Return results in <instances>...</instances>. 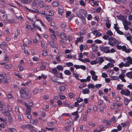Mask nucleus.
Here are the masks:
<instances>
[{
    "instance_id": "obj_48",
    "label": "nucleus",
    "mask_w": 132,
    "mask_h": 132,
    "mask_svg": "<svg viewBox=\"0 0 132 132\" xmlns=\"http://www.w3.org/2000/svg\"><path fill=\"white\" fill-rule=\"evenodd\" d=\"M66 65L68 67H70V66H73V64L71 62H69L66 63Z\"/></svg>"
},
{
    "instance_id": "obj_19",
    "label": "nucleus",
    "mask_w": 132,
    "mask_h": 132,
    "mask_svg": "<svg viewBox=\"0 0 132 132\" xmlns=\"http://www.w3.org/2000/svg\"><path fill=\"white\" fill-rule=\"evenodd\" d=\"M126 76L128 78L132 79V72L130 71L126 73Z\"/></svg>"
},
{
    "instance_id": "obj_62",
    "label": "nucleus",
    "mask_w": 132,
    "mask_h": 132,
    "mask_svg": "<svg viewBox=\"0 0 132 132\" xmlns=\"http://www.w3.org/2000/svg\"><path fill=\"white\" fill-rule=\"evenodd\" d=\"M9 130L12 132H15L16 130L15 129L13 128H10L9 129Z\"/></svg>"
},
{
    "instance_id": "obj_9",
    "label": "nucleus",
    "mask_w": 132,
    "mask_h": 132,
    "mask_svg": "<svg viewBox=\"0 0 132 132\" xmlns=\"http://www.w3.org/2000/svg\"><path fill=\"white\" fill-rule=\"evenodd\" d=\"M59 36L60 38L63 40L66 39V38L67 37V35L65 33L63 32H62L60 34Z\"/></svg>"
},
{
    "instance_id": "obj_25",
    "label": "nucleus",
    "mask_w": 132,
    "mask_h": 132,
    "mask_svg": "<svg viewBox=\"0 0 132 132\" xmlns=\"http://www.w3.org/2000/svg\"><path fill=\"white\" fill-rule=\"evenodd\" d=\"M9 57L8 56L5 55L4 57V61L6 62H7L9 61Z\"/></svg>"
},
{
    "instance_id": "obj_58",
    "label": "nucleus",
    "mask_w": 132,
    "mask_h": 132,
    "mask_svg": "<svg viewBox=\"0 0 132 132\" xmlns=\"http://www.w3.org/2000/svg\"><path fill=\"white\" fill-rule=\"evenodd\" d=\"M57 103L58 106L61 105L63 104L62 102L59 100L57 101Z\"/></svg>"
},
{
    "instance_id": "obj_63",
    "label": "nucleus",
    "mask_w": 132,
    "mask_h": 132,
    "mask_svg": "<svg viewBox=\"0 0 132 132\" xmlns=\"http://www.w3.org/2000/svg\"><path fill=\"white\" fill-rule=\"evenodd\" d=\"M100 131H103V130H105V128L104 127L103 125L101 126H100Z\"/></svg>"
},
{
    "instance_id": "obj_60",
    "label": "nucleus",
    "mask_w": 132,
    "mask_h": 132,
    "mask_svg": "<svg viewBox=\"0 0 132 132\" xmlns=\"http://www.w3.org/2000/svg\"><path fill=\"white\" fill-rule=\"evenodd\" d=\"M6 74L5 73H3L2 74L0 73V78L3 79V78L6 76Z\"/></svg>"
},
{
    "instance_id": "obj_49",
    "label": "nucleus",
    "mask_w": 132,
    "mask_h": 132,
    "mask_svg": "<svg viewBox=\"0 0 132 132\" xmlns=\"http://www.w3.org/2000/svg\"><path fill=\"white\" fill-rule=\"evenodd\" d=\"M55 59L56 60L57 62H58V63L61 62V59L60 57L56 56L55 57Z\"/></svg>"
},
{
    "instance_id": "obj_54",
    "label": "nucleus",
    "mask_w": 132,
    "mask_h": 132,
    "mask_svg": "<svg viewBox=\"0 0 132 132\" xmlns=\"http://www.w3.org/2000/svg\"><path fill=\"white\" fill-rule=\"evenodd\" d=\"M88 88H94V86L93 85L90 84H89L88 85Z\"/></svg>"
},
{
    "instance_id": "obj_43",
    "label": "nucleus",
    "mask_w": 132,
    "mask_h": 132,
    "mask_svg": "<svg viewBox=\"0 0 132 132\" xmlns=\"http://www.w3.org/2000/svg\"><path fill=\"white\" fill-rule=\"evenodd\" d=\"M41 44L43 47L44 48H45L46 47L47 45L45 42H41Z\"/></svg>"
},
{
    "instance_id": "obj_52",
    "label": "nucleus",
    "mask_w": 132,
    "mask_h": 132,
    "mask_svg": "<svg viewBox=\"0 0 132 132\" xmlns=\"http://www.w3.org/2000/svg\"><path fill=\"white\" fill-rule=\"evenodd\" d=\"M7 109L9 111H11L12 110V109L11 106L7 104Z\"/></svg>"
},
{
    "instance_id": "obj_51",
    "label": "nucleus",
    "mask_w": 132,
    "mask_h": 132,
    "mask_svg": "<svg viewBox=\"0 0 132 132\" xmlns=\"http://www.w3.org/2000/svg\"><path fill=\"white\" fill-rule=\"evenodd\" d=\"M94 42L97 44H100L102 43V41L100 40L97 39L94 41Z\"/></svg>"
},
{
    "instance_id": "obj_11",
    "label": "nucleus",
    "mask_w": 132,
    "mask_h": 132,
    "mask_svg": "<svg viewBox=\"0 0 132 132\" xmlns=\"http://www.w3.org/2000/svg\"><path fill=\"white\" fill-rule=\"evenodd\" d=\"M40 41L39 36H36L35 39L33 40V43L35 45H36L37 44V43L39 42Z\"/></svg>"
},
{
    "instance_id": "obj_53",
    "label": "nucleus",
    "mask_w": 132,
    "mask_h": 132,
    "mask_svg": "<svg viewBox=\"0 0 132 132\" xmlns=\"http://www.w3.org/2000/svg\"><path fill=\"white\" fill-rule=\"evenodd\" d=\"M105 25L106 27H107L108 29L111 26V24L110 23H105Z\"/></svg>"
},
{
    "instance_id": "obj_57",
    "label": "nucleus",
    "mask_w": 132,
    "mask_h": 132,
    "mask_svg": "<svg viewBox=\"0 0 132 132\" xmlns=\"http://www.w3.org/2000/svg\"><path fill=\"white\" fill-rule=\"evenodd\" d=\"M77 101L78 103H80L83 101V99L81 98H78L77 99Z\"/></svg>"
},
{
    "instance_id": "obj_34",
    "label": "nucleus",
    "mask_w": 132,
    "mask_h": 132,
    "mask_svg": "<svg viewBox=\"0 0 132 132\" xmlns=\"http://www.w3.org/2000/svg\"><path fill=\"white\" fill-rule=\"evenodd\" d=\"M65 89V88L64 86H61L59 88V91L61 92L63 91Z\"/></svg>"
},
{
    "instance_id": "obj_31",
    "label": "nucleus",
    "mask_w": 132,
    "mask_h": 132,
    "mask_svg": "<svg viewBox=\"0 0 132 132\" xmlns=\"http://www.w3.org/2000/svg\"><path fill=\"white\" fill-rule=\"evenodd\" d=\"M21 2L23 4H28L29 3V0H20Z\"/></svg>"
},
{
    "instance_id": "obj_29",
    "label": "nucleus",
    "mask_w": 132,
    "mask_h": 132,
    "mask_svg": "<svg viewBox=\"0 0 132 132\" xmlns=\"http://www.w3.org/2000/svg\"><path fill=\"white\" fill-rule=\"evenodd\" d=\"M57 69L60 71H62L63 70V66L61 65H58L56 67Z\"/></svg>"
},
{
    "instance_id": "obj_13",
    "label": "nucleus",
    "mask_w": 132,
    "mask_h": 132,
    "mask_svg": "<svg viewBox=\"0 0 132 132\" xmlns=\"http://www.w3.org/2000/svg\"><path fill=\"white\" fill-rule=\"evenodd\" d=\"M122 22L123 25H130L131 24V22L129 21L126 20L124 19L122 20Z\"/></svg>"
},
{
    "instance_id": "obj_64",
    "label": "nucleus",
    "mask_w": 132,
    "mask_h": 132,
    "mask_svg": "<svg viewBox=\"0 0 132 132\" xmlns=\"http://www.w3.org/2000/svg\"><path fill=\"white\" fill-rule=\"evenodd\" d=\"M125 77V75L123 73H121L120 74L118 77L119 78H124Z\"/></svg>"
},
{
    "instance_id": "obj_41",
    "label": "nucleus",
    "mask_w": 132,
    "mask_h": 132,
    "mask_svg": "<svg viewBox=\"0 0 132 132\" xmlns=\"http://www.w3.org/2000/svg\"><path fill=\"white\" fill-rule=\"evenodd\" d=\"M98 77L97 76L95 75L93 76H92V78L93 80H94L95 81H96V80H97V78Z\"/></svg>"
},
{
    "instance_id": "obj_55",
    "label": "nucleus",
    "mask_w": 132,
    "mask_h": 132,
    "mask_svg": "<svg viewBox=\"0 0 132 132\" xmlns=\"http://www.w3.org/2000/svg\"><path fill=\"white\" fill-rule=\"evenodd\" d=\"M8 120L9 123H11L12 122V118L11 116L8 117Z\"/></svg>"
},
{
    "instance_id": "obj_27",
    "label": "nucleus",
    "mask_w": 132,
    "mask_h": 132,
    "mask_svg": "<svg viewBox=\"0 0 132 132\" xmlns=\"http://www.w3.org/2000/svg\"><path fill=\"white\" fill-rule=\"evenodd\" d=\"M79 11L83 13L85 15H86L87 14L86 11L84 9H80L79 10Z\"/></svg>"
},
{
    "instance_id": "obj_30",
    "label": "nucleus",
    "mask_w": 132,
    "mask_h": 132,
    "mask_svg": "<svg viewBox=\"0 0 132 132\" xmlns=\"http://www.w3.org/2000/svg\"><path fill=\"white\" fill-rule=\"evenodd\" d=\"M64 72L65 74L67 75H70L71 74V73L70 71L68 70H65Z\"/></svg>"
},
{
    "instance_id": "obj_20",
    "label": "nucleus",
    "mask_w": 132,
    "mask_h": 132,
    "mask_svg": "<svg viewBox=\"0 0 132 132\" xmlns=\"http://www.w3.org/2000/svg\"><path fill=\"white\" fill-rule=\"evenodd\" d=\"M38 6L40 7H43L44 6V4L43 2L41 0H39L38 3Z\"/></svg>"
},
{
    "instance_id": "obj_61",
    "label": "nucleus",
    "mask_w": 132,
    "mask_h": 132,
    "mask_svg": "<svg viewBox=\"0 0 132 132\" xmlns=\"http://www.w3.org/2000/svg\"><path fill=\"white\" fill-rule=\"evenodd\" d=\"M30 113H29V114H27L26 113V115L28 118L30 119L31 118V116L30 114Z\"/></svg>"
},
{
    "instance_id": "obj_18",
    "label": "nucleus",
    "mask_w": 132,
    "mask_h": 132,
    "mask_svg": "<svg viewBox=\"0 0 132 132\" xmlns=\"http://www.w3.org/2000/svg\"><path fill=\"white\" fill-rule=\"evenodd\" d=\"M45 18L47 21H49L52 20L53 18L49 15H46L45 16Z\"/></svg>"
},
{
    "instance_id": "obj_47",
    "label": "nucleus",
    "mask_w": 132,
    "mask_h": 132,
    "mask_svg": "<svg viewBox=\"0 0 132 132\" xmlns=\"http://www.w3.org/2000/svg\"><path fill=\"white\" fill-rule=\"evenodd\" d=\"M45 128L47 129L48 131H52L53 130V129H55V130H56L57 129L56 128H54L53 127L51 128H48V127H45Z\"/></svg>"
},
{
    "instance_id": "obj_38",
    "label": "nucleus",
    "mask_w": 132,
    "mask_h": 132,
    "mask_svg": "<svg viewBox=\"0 0 132 132\" xmlns=\"http://www.w3.org/2000/svg\"><path fill=\"white\" fill-rule=\"evenodd\" d=\"M84 104H82L81 105H80L77 108L78 110H79V109H80L81 111L84 109Z\"/></svg>"
},
{
    "instance_id": "obj_22",
    "label": "nucleus",
    "mask_w": 132,
    "mask_h": 132,
    "mask_svg": "<svg viewBox=\"0 0 132 132\" xmlns=\"http://www.w3.org/2000/svg\"><path fill=\"white\" fill-rule=\"evenodd\" d=\"M123 86V84H118L117 86V89L118 90H120L122 89V88Z\"/></svg>"
},
{
    "instance_id": "obj_14",
    "label": "nucleus",
    "mask_w": 132,
    "mask_h": 132,
    "mask_svg": "<svg viewBox=\"0 0 132 132\" xmlns=\"http://www.w3.org/2000/svg\"><path fill=\"white\" fill-rule=\"evenodd\" d=\"M127 60H128L126 62H128L129 64L128 67L130 66V64H132V58L130 57H128L127 58Z\"/></svg>"
},
{
    "instance_id": "obj_35",
    "label": "nucleus",
    "mask_w": 132,
    "mask_h": 132,
    "mask_svg": "<svg viewBox=\"0 0 132 132\" xmlns=\"http://www.w3.org/2000/svg\"><path fill=\"white\" fill-rule=\"evenodd\" d=\"M92 46L93 51L94 52H96V51L97 49L98 48L97 46H96L93 45H92Z\"/></svg>"
},
{
    "instance_id": "obj_2",
    "label": "nucleus",
    "mask_w": 132,
    "mask_h": 132,
    "mask_svg": "<svg viewBox=\"0 0 132 132\" xmlns=\"http://www.w3.org/2000/svg\"><path fill=\"white\" fill-rule=\"evenodd\" d=\"M28 93L29 91L25 88L22 89L20 91L21 96L24 99H28L30 97V96H29L28 98H24L26 96L28 95Z\"/></svg>"
},
{
    "instance_id": "obj_28",
    "label": "nucleus",
    "mask_w": 132,
    "mask_h": 132,
    "mask_svg": "<svg viewBox=\"0 0 132 132\" xmlns=\"http://www.w3.org/2000/svg\"><path fill=\"white\" fill-rule=\"evenodd\" d=\"M30 123H37L38 122V120L37 119L35 120L31 119L30 120Z\"/></svg>"
},
{
    "instance_id": "obj_56",
    "label": "nucleus",
    "mask_w": 132,
    "mask_h": 132,
    "mask_svg": "<svg viewBox=\"0 0 132 132\" xmlns=\"http://www.w3.org/2000/svg\"><path fill=\"white\" fill-rule=\"evenodd\" d=\"M5 106V103L3 102H0V107L1 108H3Z\"/></svg>"
},
{
    "instance_id": "obj_6",
    "label": "nucleus",
    "mask_w": 132,
    "mask_h": 132,
    "mask_svg": "<svg viewBox=\"0 0 132 132\" xmlns=\"http://www.w3.org/2000/svg\"><path fill=\"white\" fill-rule=\"evenodd\" d=\"M104 61V60L102 57L97 58L96 59V62L97 63H99L100 64H101Z\"/></svg>"
},
{
    "instance_id": "obj_24",
    "label": "nucleus",
    "mask_w": 132,
    "mask_h": 132,
    "mask_svg": "<svg viewBox=\"0 0 132 132\" xmlns=\"http://www.w3.org/2000/svg\"><path fill=\"white\" fill-rule=\"evenodd\" d=\"M7 22L9 23H16V22L15 21V20L14 19H10V20H7Z\"/></svg>"
},
{
    "instance_id": "obj_40",
    "label": "nucleus",
    "mask_w": 132,
    "mask_h": 132,
    "mask_svg": "<svg viewBox=\"0 0 132 132\" xmlns=\"http://www.w3.org/2000/svg\"><path fill=\"white\" fill-rule=\"evenodd\" d=\"M12 65L11 64H7V65H5V66H4V67L7 69H10L11 68H12Z\"/></svg>"
},
{
    "instance_id": "obj_36",
    "label": "nucleus",
    "mask_w": 132,
    "mask_h": 132,
    "mask_svg": "<svg viewBox=\"0 0 132 132\" xmlns=\"http://www.w3.org/2000/svg\"><path fill=\"white\" fill-rule=\"evenodd\" d=\"M64 10L63 9H59L58 10L59 13L61 15H62V14L61 13H63L64 12Z\"/></svg>"
},
{
    "instance_id": "obj_4",
    "label": "nucleus",
    "mask_w": 132,
    "mask_h": 132,
    "mask_svg": "<svg viewBox=\"0 0 132 132\" xmlns=\"http://www.w3.org/2000/svg\"><path fill=\"white\" fill-rule=\"evenodd\" d=\"M121 93L122 95H124L126 96H128L130 94V91L129 90H125L124 89H122L120 92Z\"/></svg>"
},
{
    "instance_id": "obj_45",
    "label": "nucleus",
    "mask_w": 132,
    "mask_h": 132,
    "mask_svg": "<svg viewBox=\"0 0 132 132\" xmlns=\"http://www.w3.org/2000/svg\"><path fill=\"white\" fill-rule=\"evenodd\" d=\"M129 100L127 98H125L124 99V102L125 105H127L128 104L129 102Z\"/></svg>"
},
{
    "instance_id": "obj_33",
    "label": "nucleus",
    "mask_w": 132,
    "mask_h": 132,
    "mask_svg": "<svg viewBox=\"0 0 132 132\" xmlns=\"http://www.w3.org/2000/svg\"><path fill=\"white\" fill-rule=\"evenodd\" d=\"M106 34L110 36H112L113 35V33L110 30H109L106 32Z\"/></svg>"
},
{
    "instance_id": "obj_15",
    "label": "nucleus",
    "mask_w": 132,
    "mask_h": 132,
    "mask_svg": "<svg viewBox=\"0 0 132 132\" xmlns=\"http://www.w3.org/2000/svg\"><path fill=\"white\" fill-rule=\"evenodd\" d=\"M22 127L23 129H25L26 128L29 129L30 130L33 129V127L30 124H26L25 127H23L22 126Z\"/></svg>"
},
{
    "instance_id": "obj_12",
    "label": "nucleus",
    "mask_w": 132,
    "mask_h": 132,
    "mask_svg": "<svg viewBox=\"0 0 132 132\" xmlns=\"http://www.w3.org/2000/svg\"><path fill=\"white\" fill-rule=\"evenodd\" d=\"M122 49L123 51H125L127 53H129L130 51L129 49H127L126 46L125 45H123L122 46Z\"/></svg>"
},
{
    "instance_id": "obj_26",
    "label": "nucleus",
    "mask_w": 132,
    "mask_h": 132,
    "mask_svg": "<svg viewBox=\"0 0 132 132\" xmlns=\"http://www.w3.org/2000/svg\"><path fill=\"white\" fill-rule=\"evenodd\" d=\"M99 2L98 1H93V3L92 5L94 7L98 6L99 5L98 3Z\"/></svg>"
},
{
    "instance_id": "obj_5",
    "label": "nucleus",
    "mask_w": 132,
    "mask_h": 132,
    "mask_svg": "<svg viewBox=\"0 0 132 132\" xmlns=\"http://www.w3.org/2000/svg\"><path fill=\"white\" fill-rule=\"evenodd\" d=\"M23 104L25 105L26 107V113L27 114H29V113H31V108L28 105V104L26 102H25L23 103Z\"/></svg>"
},
{
    "instance_id": "obj_16",
    "label": "nucleus",
    "mask_w": 132,
    "mask_h": 132,
    "mask_svg": "<svg viewBox=\"0 0 132 132\" xmlns=\"http://www.w3.org/2000/svg\"><path fill=\"white\" fill-rule=\"evenodd\" d=\"M71 12L70 11H67L66 13V17L69 18V19H71L72 16L71 15Z\"/></svg>"
},
{
    "instance_id": "obj_59",
    "label": "nucleus",
    "mask_w": 132,
    "mask_h": 132,
    "mask_svg": "<svg viewBox=\"0 0 132 132\" xmlns=\"http://www.w3.org/2000/svg\"><path fill=\"white\" fill-rule=\"evenodd\" d=\"M79 67V69H81L83 70H85L86 69V67L84 65H80Z\"/></svg>"
},
{
    "instance_id": "obj_50",
    "label": "nucleus",
    "mask_w": 132,
    "mask_h": 132,
    "mask_svg": "<svg viewBox=\"0 0 132 132\" xmlns=\"http://www.w3.org/2000/svg\"><path fill=\"white\" fill-rule=\"evenodd\" d=\"M82 39H83V37L82 36V37H80L79 38H77V40L78 42H82V41H83Z\"/></svg>"
},
{
    "instance_id": "obj_42",
    "label": "nucleus",
    "mask_w": 132,
    "mask_h": 132,
    "mask_svg": "<svg viewBox=\"0 0 132 132\" xmlns=\"http://www.w3.org/2000/svg\"><path fill=\"white\" fill-rule=\"evenodd\" d=\"M78 111H76L73 112L71 114L74 116H78L77 117L78 118L79 117V116L78 115Z\"/></svg>"
},
{
    "instance_id": "obj_8",
    "label": "nucleus",
    "mask_w": 132,
    "mask_h": 132,
    "mask_svg": "<svg viewBox=\"0 0 132 132\" xmlns=\"http://www.w3.org/2000/svg\"><path fill=\"white\" fill-rule=\"evenodd\" d=\"M129 65V64L128 62H126L124 63L123 62H121L119 64V67L120 68H122L123 67H128Z\"/></svg>"
},
{
    "instance_id": "obj_32",
    "label": "nucleus",
    "mask_w": 132,
    "mask_h": 132,
    "mask_svg": "<svg viewBox=\"0 0 132 132\" xmlns=\"http://www.w3.org/2000/svg\"><path fill=\"white\" fill-rule=\"evenodd\" d=\"M79 3L81 5L84 6L86 5V4L83 0H81L79 1Z\"/></svg>"
},
{
    "instance_id": "obj_37",
    "label": "nucleus",
    "mask_w": 132,
    "mask_h": 132,
    "mask_svg": "<svg viewBox=\"0 0 132 132\" xmlns=\"http://www.w3.org/2000/svg\"><path fill=\"white\" fill-rule=\"evenodd\" d=\"M59 4V2L57 1H55L52 3L54 7L57 6Z\"/></svg>"
},
{
    "instance_id": "obj_10",
    "label": "nucleus",
    "mask_w": 132,
    "mask_h": 132,
    "mask_svg": "<svg viewBox=\"0 0 132 132\" xmlns=\"http://www.w3.org/2000/svg\"><path fill=\"white\" fill-rule=\"evenodd\" d=\"M48 43L53 47L57 48L58 47V46L53 41H50Z\"/></svg>"
},
{
    "instance_id": "obj_17",
    "label": "nucleus",
    "mask_w": 132,
    "mask_h": 132,
    "mask_svg": "<svg viewBox=\"0 0 132 132\" xmlns=\"http://www.w3.org/2000/svg\"><path fill=\"white\" fill-rule=\"evenodd\" d=\"M90 92L89 89L87 88L84 89L82 90V93L84 94H89Z\"/></svg>"
},
{
    "instance_id": "obj_7",
    "label": "nucleus",
    "mask_w": 132,
    "mask_h": 132,
    "mask_svg": "<svg viewBox=\"0 0 132 132\" xmlns=\"http://www.w3.org/2000/svg\"><path fill=\"white\" fill-rule=\"evenodd\" d=\"M72 37L70 36L68 37V38L65 39V43L67 44H69L72 42Z\"/></svg>"
},
{
    "instance_id": "obj_21",
    "label": "nucleus",
    "mask_w": 132,
    "mask_h": 132,
    "mask_svg": "<svg viewBox=\"0 0 132 132\" xmlns=\"http://www.w3.org/2000/svg\"><path fill=\"white\" fill-rule=\"evenodd\" d=\"M51 38L52 40L54 41L56 40V38L55 35L54 34H51Z\"/></svg>"
},
{
    "instance_id": "obj_39",
    "label": "nucleus",
    "mask_w": 132,
    "mask_h": 132,
    "mask_svg": "<svg viewBox=\"0 0 132 132\" xmlns=\"http://www.w3.org/2000/svg\"><path fill=\"white\" fill-rule=\"evenodd\" d=\"M3 113L4 115L6 116H9L10 115V113L7 111H5Z\"/></svg>"
},
{
    "instance_id": "obj_3",
    "label": "nucleus",
    "mask_w": 132,
    "mask_h": 132,
    "mask_svg": "<svg viewBox=\"0 0 132 132\" xmlns=\"http://www.w3.org/2000/svg\"><path fill=\"white\" fill-rule=\"evenodd\" d=\"M109 48V47L108 46H101L100 47V48L102 51L106 53H110Z\"/></svg>"
},
{
    "instance_id": "obj_23",
    "label": "nucleus",
    "mask_w": 132,
    "mask_h": 132,
    "mask_svg": "<svg viewBox=\"0 0 132 132\" xmlns=\"http://www.w3.org/2000/svg\"><path fill=\"white\" fill-rule=\"evenodd\" d=\"M91 30L93 34L94 35H96L98 32L96 29L95 28H93Z\"/></svg>"
},
{
    "instance_id": "obj_44",
    "label": "nucleus",
    "mask_w": 132,
    "mask_h": 132,
    "mask_svg": "<svg viewBox=\"0 0 132 132\" xmlns=\"http://www.w3.org/2000/svg\"><path fill=\"white\" fill-rule=\"evenodd\" d=\"M38 91V89L36 88H35L34 89L33 91V93L34 95H36L37 94Z\"/></svg>"
},
{
    "instance_id": "obj_1",
    "label": "nucleus",
    "mask_w": 132,
    "mask_h": 132,
    "mask_svg": "<svg viewBox=\"0 0 132 132\" xmlns=\"http://www.w3.org/2000/svg\"><path fill=\"white\" fill-rule=\"evenodd\" d=\"M108 40H109L108 44L112 46H113L116 44H120V42L117 40L115 38L112 37H109Z\"/></svg>"
},
{
    "instance_id": "obj_46",
    "label": "nucleus",
    "mask_w": 132,
    "mask_h": 132,
    "mask_svg": "<svg viewBox=\"0 0 132 132\" xmlns=\"http://www.w3.org/2000/svg\"><path fill=\"white\" fill-rule=\"evenodd\" d=\"M117 24H114V28L115 29L116 31L117 32L119 30V28L117 26Z\"/></svg>"
}]
</instances>
